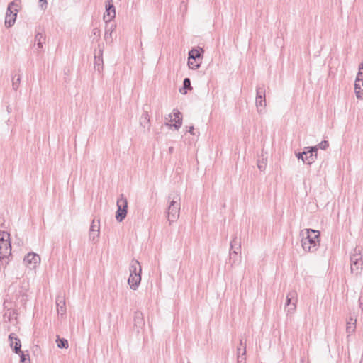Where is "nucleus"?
Returning a JSON list of instances; mask_svg holds the SVG:
<instances>
[{"instance_id":"f8f14e48","label":"nucleus","mask_w":363,"mask_h":363,"mask_svg":"<svg viewBox=\"0 0 363 363\" xmlns=\"http://www.w3.org/2000/svg\"><path fill=\"white\" fill-rule=\"evenodd\" d=\"M106 13L104 15V19L106 22H109L116 16V11L113 6L108 4L106 6Z\"/></svg>"},{"instance_id":"aec40b11","label":"nucleus","mask_w":363,"mask_h":363,"mask_svg":"<svg viewBox=\"0 0 363 363\" xmlns=\"http://www.w3.org/2000/svg\"><path fill=\"white\" fill-rule=\"evenodd\" d=\"M42 1H44L45 3L46 2L45 0H40V2H42Z\"/></svg>"},{"instance_id":"412c9836","label":"nucleus","mask_w":363,"mask_h":363,"mask_svg":"<svg viewBox=\"0 0 363 363\" xmlns=\"http://www.w3.org/2000/svg\"><path fill=\"white\" fill-rule=\"evenodd\" d=\"M326 145V142H324V144H323V146H325Z\"/></svg>"},{"instance_id":"f257e3e1","label":"nucleus","mask_w":363,"mask_h":363,"mask_svg":"<svg viewBox=\"0 0 363 363\" xmlns=\"http://www.w3.org/2000/svg\"><path fill=\"white\" fill-rule=\"evenodd\" d=\"M301 242L305 250L310 252L316 250L320 243L319 231L307 229L303 233Z\"/></svg>"},{"instance_id":"423d86ee","label":"nucleus","mask_w":363,"mask_h":363,"mask_svg":"<svg viewBox=\"0 0 363 363\" xmlns=\"http://www.w3.org/2000/svg\"><path fill=\"white\" fill-rule=\"evenodd\" d=\"M354 91L357 99H363V62L360 65L354 83Z\"/></svg>"},{"instance_id":"39448f33","label":"nucleus","mask_w":363,"mask_h":363,"mask_svg":"<svg viewBox=\"0 0 363 363\" xmlns=\"http://www.w3.org/2000/svg\"><path fill=\"white\" fill-rule=\"evenodd\" d=\"M20 6L17 3L13 2L9 4L5 18V24L8 27H11L14 24Z\"/></svg>"},{"instance_id":"20e7f679","label":"nucleus","mask_w":363,"mask_h":363,"mask_svg":"<svg viewBox=\"0 0 363 363\" xmlns=\"http://www.w3.org/2000/svg\"><path fill=\"white\" fill-rule=\"evenodd\" d=\"M10 235L5 231L0 232V259L11 255Z\"/></svg>"},{"instance_id":"dca6fc26","label":"nucleus","mask_w":363,"mask_h":363,"mask_svg":"<svg viewBox=\"0 0 363 363\" xmlns=\"http://www.w3.org/2000/svg\"><path fill=\"white\" fill-rule=\"evenodd\" d=\"M21 363H30V359L22 352L20 353Z\"/></svg>"},{"instance_id":"7ed1b4c3","label":"nucleus","mask_w":363,"mask_h":363,"mask_svg":"<svg viewBox=\"0 0 363 363\" xmlns=\"http://www.w3.org/2000/svg\"><path fill=\"white\" fill-rule=\"evenodd\" d=\"M203 52L201 48L192 49L189 52L188 66L191 69H198L202 62V53Z\"/></svg>"},{"instance_id":"4be33fe9","label":"nucleus","mask_w":363,"mask_h":363,"mask_svg":"<svg viewBox=\"0 0 363 363\" xmlns=\"http://www.w3.org/2000/svg\"><path fill=\"white\" fill-rule=\"evenodd\" d=\"M326 145V142H324V144H323V146H325Z\"/></svg>"},{"instance_id":"6ab92c4d","label":"nucleus","mask_w":363,"mask_h":363,"mask_svg":"<svg viewBox=\"0 0 363 363\" xmlns=\"http://www.w3.org/2000/svg\"><path fill=\"white\" fill-rule=\"evenodd\" d=\"M362 264V260L360 259L359 262L357 260L356 262H354V265H357V264Z\"/></svg>"},{"instance_id":"0eeeda50","label":"nucleus","mask_w":363,"mask_h":363,"mask_svg":"<svg viewBox=\"0 0 363 363\" xmlns=\"http://www.w3.org/2000/svg\"><path fill=\"white\" fill-rule=\"evenodd\" d=\"M118 211L116 218L118 221H122L126 216L128 202L125 198L121 196L117 201Z\"/></svg>"},{"instance_id":"f3484780","label":"nucleus","mask_w":363,"mask_h":363,"mask_svg":"<svg viewBox=\"0 0 363 363\" xmlns=\"http://www.w3.org/2000/svg\"><path fill=\"white\" fill-rule=\"evenodd\" d=\"M184 89H191V82H190V79H188V78H186L184 80Z\"/></svg>"},{"instance_id":"9d476101","label":"nucleus","mask_w":363,"mask_h":363,"mask_svg":"<svg viewBox=\"0 0 363 363\" xmlns=\"http://www.w3.org/2000/svg\"><path fill=\"white\" fill-rule=\"evenodd\" d=\"M169 125L174 126L175 128H179L182 125V114L179 111H174L169 116Z\"/></svg>"},{"instance_id":"2eb2a0df","label":"nucleus","mask_w":363,"mask_h":363,"mask_svg":"<svg viewBox=\"0 0 363 363\" xmlns=\"http://www.w3.org/2000/svg\"><path fill=\"white\" fill-rule=\"evenodd\" d=\"M57 344L58 347L60 348H67L68 347V342L64 339H59L57 340Z\"/></svg>"},{"instance_id":"6e6552de","label":"nucleus","mask_w":363,"mask_h":363,"mask_svg":"<svg viewBox=\"0 0 363 363\" xmlns=\"http://www.w3.org/2000/svg\"><path fill=\"white\" fill-rule=\"evenodd\" d=\"M40 262V257L35 253H28L23 259L24 264L30 269H35Z\"/></svg>"},{"instance_id":"4468645a","label":"nucleus","mask_w":363,"mask_h":363,"mask_svg":"<svg viewBox=\"0 0 363 363\" xmlns=\"http://www.w3.org/2000/svg\"><path fill=\"white\" fill-rule=\"evenodd\" d=\"M296 302V294L295 292L289 293L287 296V304L289 305L292 303L293 306L295 307Z\"/></svg>"},{"instance_id":"9b49d317","label":"nucleus","mask_w":363,"mask_h":363,"mask_svg":"<svg viewBox=\"0 0 363 363\" xmlns=\"http://www.w3.org/2000/svg\"><path fill=\"white\" fill-rule=\"evenodd\" d=\"M9 339L10 340V346L13 348L14 352L20 354L21 352V344L20 340L13 333L9 335Z\"/></svg>"},{"instance_id":"ddd939ff","label":"nucleus","mask_w":363,"mask_h":363,"mask_svg":"<svg viewBox=\"0 0 363 363\" xmlns=\"http://www.w3.org/2000/svg\"><path fill=\"white\" fill-rule=\"evenodd\" d=\"M179 216L178 205L175 202H172L169 207L168 218L169 220H173Z\"/></svg>"},{"instance_id":"a211bd4d","label":"nucleus","mask_w":363,"mask_h":363,"mask_svg":"<svg viewBox=\"0 0 363 363\" xmlns=\"http://www.w3.org/2000/svg\"><path fill=\"white\" fill-rule=\"evenodd\" d=\"M262 97L261 96H259L257 97V99H256V101L257 104H259L260 106H262Z\"/></svg>"},{"instance_id":"f03ea898","label":"nucleus","mask_w":363,"mask_h":363,"mask_svg":"<svg viewBox=\"0 0 363 363\" xmlns=\"http://www.w3.org/2000/svg\"><path fill=\"white\" fill-rule=\"evenodd\" d=\"M130 274L128 278V284L130 287L135 289L141 281L140 266L137 261H133L130 267Z\"/></svg>"},{"instance_id":"1a4fd4ad","label":"nucleus","mask_w":363,"mask_h":363,"mask_svg":"<svg viewBox=\"0 0 363 363\" xmlns=\"http://www.w3.org/2000/svg\"><path fill=\"white\" fill-rule=\"evenodd\" d=\"M306 151H304L303 153H299L298 157H301L303 162L307 163L308 164L313 163L316 157V154H313L314 149L308 147L306 148Z\"/></svg>"}]
</instances>
